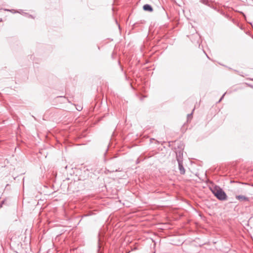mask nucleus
<instances>
[{
    "label": "nucleus",
    "mask_w": 253,
    "mask_h": 253,
    "mask_svg": "<svg viewBox=\"0 0 253 253\" xmlns=\"http://www.w3.org/2000/svg\"><path fill=\"white\" fill-rule=\"evenodd\" d=\"M211 191L214 196L219 200L225 201L227 199L225 192L218 186H215L211 188Z\"/></svg>",
    "instance_id": "1"
},
{
    "label": "nucleus",
    "mask_w": 253,
    "mask_h": 253,
    "mask_svg": "<svg viewBox=\"0 0 253 253\" xmlns=\"http://www.w3.org/2000/svg\"><path fill=\"white\" fill-rule=\"evenodd\" d=\"M176 156L177 162H183V151L179 150L176 151Z\"/></svg>",
    "instance_id": "2"
},
{
    "label": "nucleus",
    "mask_w": 253,
    "mask_h": 253,
    "mask_svg": "<svg viewBox=\"0 0 253 253\" xmlns=\"http://www.w3.org/2000/svg\"><path fill=\"white\" fill-rule=\"evenodd\" d=\"M235 198L240 202H249L250 201L249 198L248 197H246L244 195H236Z\"/></svg>",
    "instance_id": "3"
},
{
    "label": "nucleus",
    "mask_w": 253,
    "mask_h": 253,
    "mask_svg": "<svg viewBox=\"0 0 253 253\" xmlns=\"http://www.w3.org/2000/svg\"><path fill=\"white\" fill-rule=\"evenodd\" d=\"M178 169L179 170L181 174H184L185 173V170L183 165V162H178Z\"/></svg>",
    "instance_id": "4"
},
{
    "label": "nucleus",
    "mask_w": 253,
    "mask_h": 253,
    "mask_svg": "<svg viewBox=\"0 0 253 253\" xmlns=\"http://www.w3.org/2000/svg\"><path fill=\"white\" fill-rule=\"evenodd\" d=\"M143 9L144 10L149 12H152L153 11L152 6L148 4H144L143 6Z\"/></svg>",
    "instance_id": "5"
},
{
    "label": "nucleus",
    "mask_w": 253,
    "mask_h": 253,
    "mask_svg": "<svg viewBox=\"0 0 253 253\" xmlns=\"http://www.w3.org/2000/svg\"><path fill=\"white\" fill-rule=\"evenodd\" d=\"M200 1L202 3L206 5H207L209 7H210L212 4L211 3L214 2V1H212L211 0H200Z\"/></svg>",
    "instance_id": "6"
},
{
    "label": "nucleus",
    "mask_w": 253,
    "mask_h": 253,
    "mask_svg": "<svg viewBox=\"0 0 253 253\" xmlns=\"http://www.w3.org/2000/svg\"><path fill=\"white\" fill-rule=\"evenodd\" d=\"M192 114H193V112L187 115L188 119H189L190 118H191Z\"/></svg>",
    "instance_id": "7"
},
{
    "label": "nucleus",
    "mask_w": 253,
    "mask_h": 253,
    "mask_svg": "<svg viewBox=\"0 0 253 253\" xmlns=\"http://www.w3.org/2000/svg\"><path fill=\"white\" fill-rule=\"evenodd\" d=\"M210 7L213 9L214 10H217V8L215 6H213L212 4L211 5Z\"/></svg>",
    "instance_id": "8"
},
{
    "label": "nucleus",
    "mask_w": 253,
    "mask_h": 253,
    "mask_svg": "<svg viewBox=\"0 0 253 253\" xmlns=\"http://www.w3.org/2000/svg\"><path fill=\"white\" fill-rule=\"evenodd\" d=\"M225 93L223 94V95L221 96V97L219 99V102H220L223 99V98L224 97V96L225 95Z\"/></svg>",
    "instance_id": "9"
},
{
    "label": "nucleus",
    "mask_w": 253,
    "mask_h": 253,
    "mask_svg": "<svg viewBox=\"0 0 253 253\" xmlns=\"http://www.w3.org/2000/svg\"><path fill=\"white\" fill-rule=\"evenodd\" d=\"M79 109H80V107H78V110H80Z\"/></svg>",
    "instance_id": "10"
},
{
    "label": "nucleus",
    "mask_w": 253,
    "mask_h": 253,
    "mask_svg": "<svg viewBox=\"0 0 253 253\" xmlns=\"http://www.w3.org/2000/svg\"><path fill=\"white\" fill-rule=\"evenodd\" d=\"M79 109H80V107H78V110H80Z\"/></svg>",
    "instance_id": "11"
},
{
    "label": "nucleus",
    "mask_w": 253,
    "mask_h": 253,
    "mask_svg": "<svg viewBox=\"0 0 253 253\" xmlns=\"http://www.w3.org/2000/svg\"><path fill=\"white\" fill-rule=\"evenodd\" d=\"M252 81H253V79H252Z\"/></svg>",
    "instance_id": "12"
}]
</instances>
